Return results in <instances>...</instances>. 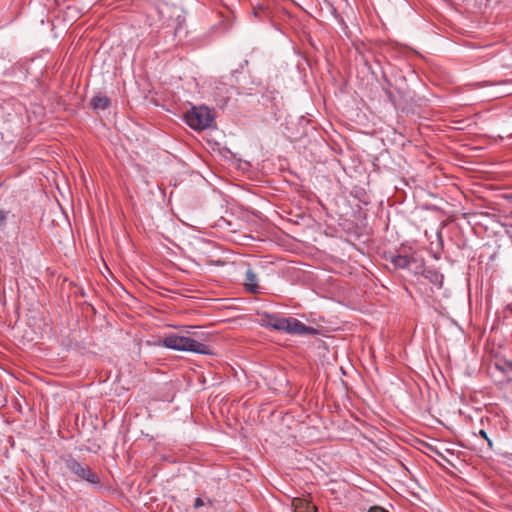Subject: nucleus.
<instances>
[{
  "label": "nucleus",
  "mask_w": 512,
  "mask_h": 512,
  "mask_svg": "<svg viewBox=\"0 0 512 512\" xmlns=\"http://www.w3.org/2000/svg\"><path fill=\"white\" fill-rule=\"evenodd\" d=\"M8 212L0 210V226H4L7 220Z\"/></svg>",
  "instance_id": "nucleus-11"
},
{
  "label": "nucleus",
  "mask_w": 512,
  "mask_h": 512,
  "mask_svg": "<svg viewBox=\"0 0 512 512\" xmlns=\"http://www.w3.org/2000/svg\"><path fill=\"white\" fill-rule=\"evenodd\" d=\"M160 344L168 349L177 351L194 352L204 355L212 354L210 348L206 344L191 337L175 333L167 334L162 340H160Z\"/></svg>",
  "instance_id": "nucleus-1"
},
{
  "label": "nucleus",
  "mask_w": 512,
  "mask_h": 512,
  "mask_svg": "<svg viewBox=\"0 0 512 512\" xmlns=\"http://www.w3.org/2000/svg\"><path fill=\"white\" fill-rule=\"evenodd\" d=\"M186 123L194 130H204L211 126L213 115L207 107H193L185 114Z\"/></svg>",
  "instance_id": "nucleus-2"
},
{
  "label": "nucleus",
  "mask_w": 512,
  "mask_h": 512,
  "mask_svg": "<svg viewBox=\"0 0 512 512\" xmlns=\"http://www.w3.org/2000/svg\"><path fill=\"white\" fill-rule=\"evenodd\" d=\"M294 512H316L317 508L312 503L304 499L296 498L292 502Z\"/></svg>",
  "instance_id": "nucleus-7"
},
{
  "label": "nucleus",
  "mask_w": 512,
  "mask_h": 512,
  "mask_svg": "<svg viewBox=\"0 0 512 512\" xmlns=\"http://www.w3.org/2000/svg\"><path fill=\"white\" fill-rule=\"evenodd\" d=\"M293 335H317L318 330L314 327L307 326L301 321L293 317H287L284 331Z\"/></svg>",
  "instance_id": "nucleus-5"
},
{
  "label": "nucleus",
  "mask_w": 512,
  "mask_h": 512,
  "mask_svg": "<svg viewBox=\"0 0 512 512\" xmlns=\"http://www.w3.org/2000/svg\"><path fill=\"white\" fill-rule=\"evenodd\" d=\"M479 435L488 442L489 447H492V441L488 437V435H487L485 430H480Z\"/></svg>",
  "instance_id": "nucleus-12"
},
{
  "label": "nucleus",
  "mask_w": 512,
  "mask_h": 512,
  "mask_svg": "<svg viewBox=\"0 0 512 512\" xmlns=\"http://www.w3.org/2000/svg\"><path fill=\"white\" fill-rule=\"evenodd\" d=\"M90 105L92 109L98 113L100 111H104L109 107L110 100L106 96L96 95L92 98Z\"/></svg>",
  "instance_id": "nucleus-8"
},
{
  "label": "nucleus",
  "mask_w": 512,
  "mask_h": 512,
  "mask_svg": "<svg viewBox=\"0 0 512 512\" xmlns=\"http://www.w3.org/2000/svg\"><path fill=\"white\" fill-rule=\"evenodd\" d=\"M177 26L175 27V31L178 30L179 27H181V24L184 22V17H182L180 14L176 17Z\"/></svg>",
  "instance_id": "nucleus-13"
},
{
  "label": "nucleus",
  "mask_w": 512,
  "mask_h": 512,
  "mask_svg": "<svg viewBox=\"0 0 512 512\" xmlns=\"http://www.w3.org/2000/svg\"><path fill=\"white\" fill-rule=\"evenodd\" d=\"M245 287L250 292H257L258 289V282H257V276L252 271V269H247L245 273Z\"/></svg>",
  "instance_id": "nucleus-9"
},
{
  "label": "nucleus",
  "mask_w": 512,
  "mask_h": 512,
  "mask_svg": "<svg viewBox=\"0 0 512 512\" xmlns=\"http://www.w3.org/2000/svg\"><path fill=\"white\" fill-rule=\"evenodd\" d=\"M203 505H204V501L201 498L198 497L195 499V501H194L195 508L202 507Z\"/></svg>",
  "instance_id": "nucleus-15"
},
{
  "label": "nucleus",
  "mask_w": 512,
  "mask_h": 512,
  "mask_svg": "<svg viewBox=\"0 0 512 512\" xmlns=\"http://www.w3.org/2000/svg\"><path fill=\"white\" fill-rule=\"evenodd\" d=\"M66 469L78 478L90 484H100L99 476L86 464L80 463L72 457L63 459Z\"/></svg>",
  "instance_id": "nucleus-3"
},
{
  "label": "nucleus",
  "mask_w": 512,
  "mask_h": 512,
  "mask_svg": "<svg viewBox=\"0 0 512 512\" xmlns=\"http://www.w3.org/2000/svg\"><path fill=\"white\" fill-rule=\"evenodd\" d=\"M258 317V323L260 326L277 331H284L287 317L278 313L268 312L258 313Z\"/></svg>",
  "instance_id": "nucleus-4"
},
{
  "label": "nucleus",
  "mask_w": 512,
  "mask_h": 512,
  "mask_svg": "<svg viewBox=\"0 0 512 512\" xmlns=\"http://www.w3.org/2000/svg\"><path fill=\"white\" fill-rule=\"evenodd\" d=\"M390 262L397 269L411 270L413 266H415V268L420 267V265H417V259L409 255L393 254L390 256Z\"/></svg>",
  "instance_id": "nucleus-6"
},
{
  "label": "nucleus",
  "mask_w": 512,
  "mask_h": 512,
  "mask_svg": "<svg viewBox=\"0 0 512 512\" xmlns=\"http://www.w3.org/2000/svg\"><path fill=\"white\" fill-rule=\"evenodd\" d=\"M368 512H388L387 510H385L384 508L380 507V506H374V507H371Z\"/></svg>",
  "instance_id": "nucleus-14"
},
{
  "label": "nucleus",
  "mask_w": 512,
  "mask_h": 512,
  "mask_svg": "<svg viewBox=\"0 0 512 512\" xmlns=\"http://www.w3.org/2000/svg\"><path fill=\"white\" fill-rule=\"evenodd\" d=\"M425 277L427 279L430 280V282L438 285V286H442V283H443V275L441 273H439L438 271L436 270H427L425 272Z\"/></svg>",
  "instance_id": "nucleus-10"
},
{
  "label": "nucleus",
  "mask_w": 512,
  "mask_h": 512,
  "mask_svg": "<svg viewBox=\"0 0 512 512\" xmlns=\"http://www.w3.org/2000/svg\"><path fill=\"white\" fill-rule=\"evenodd\" d=\"M509 366L512 368V363H510Z\"/></svg>",
  "instance_id": "nucleus-16"
}]
</instances>
